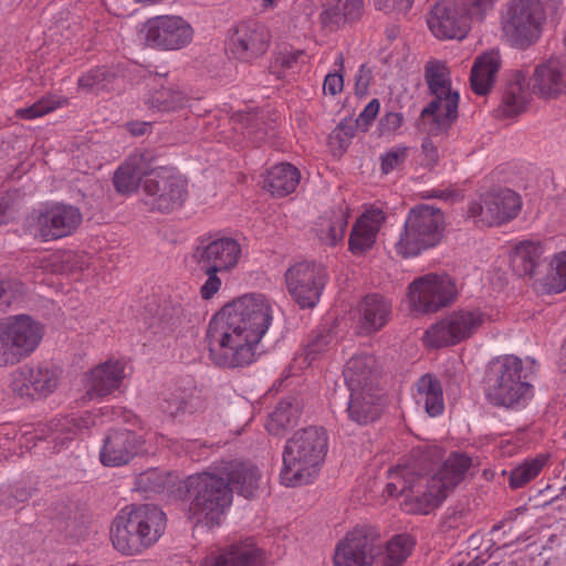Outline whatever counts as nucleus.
<instances>
[{"label": "nucleus", "instance_id": "1", "mask_svg": "<svg viewBox=\"0 0 566 566\" xmlns=\"http://www.w3.org/2000/svg\"><path fill=\"white\" fill-rule=\"evenodd\" d=\"M444 455L437 443H424L412 450V462L389 471L387 492L402 495L400 506L408 514L428 515L438 509L465 478L472 459L462 452L451 453L437 470Z\"/></svg>", "mask_w": 566, "mask_h": 566}, {"label": "nucleus", "instance_id": "2", "mask_svg": "<svg viewBox=\"0 0 566 566\" xmlns=\"http://www.w3.org/2000/svg\"><path fill=\"white\" fill-rule=\"evenodd\" d=\"M273 302L263 294H244L210 319L206 339L209 357L224 368L253 364L258 347L273 321Z\"/></svg>", "mask_w": 566, "mask_h": 566}, {"label": "nucleus", "instance_id": "3", "mask_svg": "<svg viewBox=\"0 0 566 566\" xmlns=\"http://www.w3.org/2000/svg\"><path fill=\"white\" fill-rule=\"evenodd\" d=\"M260 479L261 473L255 465L237 460L188 476L185 484L189 518L196 526H219L232 503L233 491L247 499L252 497Z\"/></svg>", "mask_w": 566, "mask_h": 566}, {"label": "nucleus", "instance_id": "4", "mask_svg": "<svg viewBox=\"0 0 566 566\" xmlns=\"http://www.w3.org/2000/svg\"><path fill=\"white\" fill-rule=\"evenodd\" d=\"M411 536L399 534L386 544L365 528H355L340 539L334 566H401L413 547Z\"/></svg>", "mask_w": 566, "mask_h": 566}, {"label": "nucleus", "instance_id": "5", "mask_svg": "<svg viewBox=\"0 0 566 566\" xmlns=\"http://www.w3.org/2000/svg\"><path fill=\"white\" fill-rule=\"evenodd\" d=\"M535 373V360L521 359L515 355H503L492 359L485 378V397L494 406L522 409L533 398L531 376Z\"/></svg>", "mask_w": 566, "mask_h": 566}, {"label": "nucleus", "instance_id": "6", "mask_svg": "<svg viewBox=\"0 0 566 566\" xmlns=\"http://www.w3.org/2000/svg\"><path fill=\"white\" fill-rule=\"evenodd\" d=\"M328 450V437L323 428L308 427L287 440L283 452L281 483L295 488L312 483L318 475Z\"/></svg>", "mask_w": 566, "mask_h": 566}, {"label": "nucleus", "instance_id": "7", "mask_svg": "<svg viewBox=\"0 0 566 566\" xmlns=\"http://www.w3.org/2000/svg\"><path fill=\"white\" fill-rule=\"evenodd\" d=\"M166 515L156 505L125 506L116 514L111 527V541L124 555L139 554L164 534Z\"/></svg>", "mask_w": 566, "mask_h": 566}, {"label": "nucleus", "instance_id": "8", "mask_svg": "<svg viewBox=\"0 0 566 566\" xmlns=\"http://www.w3.org/2000/svg\"><path fill=\"white\" fill-rule=\"evenodd\" d=\"M374 365L373 356L355 355L346 363L343 371L349 390L348 416L359 424L375 420L380 412V394L373 375Z\"/></svg>", "mask_w": 566, "mask_h": 566}, {"label": "nucleus", "instance_id": "9", "mask_svg": "<svg viewBox=\"0 0 566 566\" xmlns=\"http://www.w3.org/2000/svg\"><path fill=\"white\" fill-rule=\"evenodd\" d=\"M444 231V216L440 209L422 205L407 214L396 242L397 254L413 258L438 245Z\"/></svg>", "mask_w": 566, "mask_h": 566}, {"label": "nucleus", "instance_id": "10", "mask_svg": "<svg viewBox=\"0 0 566 566\" xmlns=\"http://www.w3.org/2000/svg\"><path fill=\"white\" fill-rule=\"evenodd\" d=\"M497 315L489 306L452 311L427 329L424 340L432 347L457 345L493 323Z\"/></svg>", "mask_w": 566, "mask_h": 566}, {"label": "nucleus", "instance_id": "11", "mask_svg": "<svg viewBox=\"0 0 566 566\" xmlns=\"http://www.w3.org/2000/svg\"><path fill=\"white\" fill-rule=\"evenodd\" d=\"M44 336V326L27 314L0 321V366L13 365L30 356Z\"/></svg>", "mask_w": 566, "mask_h": 566}, {"label": "nucleus", "instance_id": "12", "mask_svg": "<svg viewBox=\"0 0 566 566\" xmlns=\"http://www.w3.org/2000/svg\"><path fill=\"white\" fill-rule=\"evenodd\" d=\"M544 21L541 0H511L502 17L503 36L511 46L524 50L539 39Z\"/></svg>", "mask_w": 566, "mask_h": 566}, {"label": "nucleus", "instance_id": "13", "mask_svg": "<svg viewBox=\"0 0 566 566\" xmlns=\"http://www.w3.org/2000/svg\"><path fill=\"white\" fill-rule=\"evenodd\" d=\"M145 205L151 210L170 212L179 209L188 197V181L175 168L159 167L145 180Z\"/></svg>", "mask_w": 566, "mask_h": 566}, {"label": "nucleus", "instance_id": "14", "mask_svg": "<svg viewBox=\"0 0 566 566\" xmlns=\"http://www.w3.org/2000/svg\"><path fill=\"white\" fill-rule=\"evenodd\" d=\"M144 43L161 51H177L189 45L193 39L191 24L180 15H156L139 28Z\"/></svg>", "mask_w": 566, "mask_h": 566}, {"label": "nucleus", "instance_id": "15", "mask_svg": "<svg viewBox=\"0 0 566 566\" xmlns=\"http://www.w3.org/2000/svg\"><path fill=\"white\" fill-rule=\"evenodd\" d=\"M458 295L455 282L446 274H426L408 286L407 300L412 311L437 312L451 304Z\"/></svg>", "mask_w": 566, "mask_h": 566}, {"label": "nucleus", "instance_id": "16", "mask_svg": "<svg viewBox=\"0 0 566 566\" xmlns=\"http://www.w3.org/2000/svg\"><path fill=\"white\" fill-rule=\"evenodd\" d=\"M522 208L521 197L511 189H500L480 196L469 205L468 218L476 226H500L514 219Z\"/></svg>", "mask_w": 566, "mask_h": 566}, {"label": "nucleus", "instance_id": "17", "mask_svg": "<svg viewBox=\"0 0 566 566\" xmlns=\"http://www.w3.org/2000/svg\"><path fill=\"white\" fill-rule=\"evenodd\" d=\"M325 283V269L315 262H298L285 272L286 290L301 308L318 304Z\"/></svg>", "mask_w": 566, "mask_h": 566}, {"label": "nucleus", "instance_id": "18", "mask_svg": "<svg viewBox=\"0 0 566 566\" xmlns=\"http://www.w3.org/2000/svg\"><path fill=\"white\" fill-rule=\"evenodd\" d=\"M82 222V213L71 205L46 203L33 214L32 227L44 241L71 235Z\"/></svg>", "mask_w": 566, "mask_h": 566}, {"label": "nucleus", "instance_id": "19", "mask_svg": "<svg viewBox=\"0 0 566 566\" xmlns=\"http://www.w3.org/2000/svg\"><path fill=\"white\" fill-rule=\"evenodd\" d=\"M427 23L438 39H463L470 30L469 17L458 0L437 2Z\"/></svg>", "mask_w": 566, "mask_h": 566}, {"label": "nucleus", "instance_id": "20", "mask_svg": "<svg viewBox=\"0 0 566 566\" xmlns=\"http://www.w3.org/2000/svg\"><path fill=\"white\" fill-rule=\"evenodd\" d=\"M192 256L201 266L230 271L239 263L241 247L232 238L211 239L201 237L197 241Z\"/></svg>", "mask_w": 566, "mask_h": 566}, {"label": "nucleus", "instance_id": "21", "mask_svg": "<svg viewBox=\"0 0 566 566\" xmlns=\"http://www.w3.org/2000/svg\"><path fill=\"white\" fill-rule=\"evenodd\" d=\"M9 386L21 398L46 397L56 388L57 376L51 368L24 365L11 373Z\"/></svg>", "mask_w": 566, "mask_h": 566}, {"label": "nucleus", "instance_id": "22", "mask_svg": "<svg viewBox=\"0 0 566 566\" xmlns=\"http://www.w3.org/2000/svg\"><path fill=\"white\" fill-rule=\"evenodd\" d=\"M142 444V438L133 431H112L103 440L99 460L105 467L125 465L138 454Z\"/></svg>", "mask_w": 566, "mask_h": 566}, {"label": "nucleus", "instance_id": "23", "mask_svg": "<svg viewBox=\"0 0 566 566\" xmlns=\"http://www.w3.org/2000/svg\"><path fill=\"white\" fill-rule=\"evenodd\" d=\"M459 93L433 94V99L422 109L420 125L430 135L446 132L458 116Z\"/></svg>", "mask_w": 566, "mask_h": 566}, {"label": "nucleus", "instance_id": "24", "mask_svg": "<svg viewBox=\"0 0 566 566\" xmlns=\"http://www.w3.org/2000/svg\"><path fill=\"white\" fill-rule=\"evenodd\" d=\"M125 377V364L109 359L97 365L86 375L85 387L90 399L103 398L119 388Z\"/></svg>", "mask_w": 566, "mask_h": 566}, {"label": "nucleus", "instance_id": "25", "mask_svg": "<svg viewBox=\"0 0 566 566\" xmlns=\"http://www.w3.org/2000/svg\"><path fill=\"white\" fill-rule=\"evenodd\" d=\"M263 559L262 549L252 539H245L211 553L201 560L200 566H261Z\"/></svg>", "mask_w": 566, "mask_h": 566}, {"label": "nucleus", "instance_id": "26", "mask_svg": "<svg viewBox=\"0 0 566 566\" xmlns=\"http://www.w3.org/2000/svg\"><path fill=\"white\" fill-rule=\"evenodd\" d=\"M385 221V213L379 208L366 210L355 222L349 234V251L363 255L373 249L379 230Z\"/></svg>", "mask_w": 566, "mask_h": 566}, {"label": "nucleus", "instance_id": "27", "mask_svg": "<svg viewBox=\"0 0 566 566\" xmlns=\"http://www.w3.org/2000/svg\"><path fill=\"white\" fill-rule=\"evenodd\" d=\"M269 34L258 23L241 24L231 40L232 53L242 61H251L263 54L268 49Z\"/></svg>", "mask_w": 566, "mask_h": 566}, {"label": "nucleus", "instance_id": "28", "mask_svg": "<svg viewBox=\"0 0 566 566\" xmlns=\"http://www.w3.org/2000/svg\"><path fill=\"white\" fill-rule=\"evenodd\" d=\"M533 92L545 98L566 93V63L549 59L537 65L533 74Z\"/></svg>", "mask_w": 566, "mask_h": 566}, {"label": "nucleus", "instance_id": "29", "mask_svg": "<svg viewBox=\"0 0 566 566\" xmlns=\"http://www.w3.org/2000/svg\"><path fill=\"white\" fill-rule=\"evenodd\" d=\"M96 421L91 415L86 417L65 416L51 420L48 424L41 426L35 430L34 437L42 440L50 439L56 446L63 447L71 440L77 431L90 426H95Z\"/></svg>", "mask_w": 566, "mask_h": 566}, {"label": "nucleus", "instance_id": "30", "mask_svg": "<svg viewBox=\"0 0 566 566\" xmlns=\"http://www.w3.org/2000/svg\"><path fill=\"white\" fill-rule=\"evenodd\" d=\"M530 85L527 76L522 71L512 75L503 95L502 103L496 109L500 118H512L526 109L530 103Z\"/></svg>", "mask_w": 566, "mask_h": 566}, {"label": "nucleus", "instance_id": "31", "mask_svg": "<svg viewBox=\"0 0 566 566\" xmlns=\"http://www.w3.org/2000/svg\"><path fill=\"white\" fill-rule=\"evenodd\" d=\"M150 167L145 155H130L115 171L114 186L119 193L135 192L144 177L150 175Z\"/></svg>", "mask_w": 566, "mask_h": 566}, {"label": "nucleus", "instance_id": "32", "mask_svg": "<svg viewBox=\"0 0 566 566\" xmlns=\"http://www.w3.org/2000/svg\"><path fill=\"white\" fill-rule=\"evenodd\" d=\"M412 397L416 405L423 408L430 417H438L444 410L442 386L432 374H424L416 381Z\"/></svg>", "mask_w": 566, "mask_h": 566}, {"label": "nucleus", "instance_id": "33", "mask_svg": "<svg viewBox=\"0 0 566 566\" xmlns=\"http://www.w3.org/2000/svg\"><path fill=\"white\" fill-rule=\"evenodd\" d=\"M346 227V212L340 208L331 209L317 218L312 232L322 244L335 247L343 241Z\"/></svg>", "mask_w": 566, "mask_h": 566}, {"label": "nucleus", "instance_id": "34", "mask_svg": "<svg viewBox=\"0 0 566 566\" xmlns=\"http://www.w3.org/2000/svg\"><path fill=\"white\" fill-rule=\"evenodd\" d=\"M501 67V57L496 51H489L478 56L471 70V87L478 95H485L495 81Z\"/></svg>", "mask_w": 566, "mask_h": 566}, {"label": "nucleus", "instance_id": "35", "mask_svg": "<svg viewBox=\"0 0 566 566\" xmlns=\"http://www.w3.org/2000/svg\"><path fill=\"white\" fill-rule=\"evenodd\" d=\"M363 0H324L321 21L325 28H338L360 15Z\"/></svg>", "mask_w": 566, "mask_h": 566}, {"label": "nucleus", "instance_id": "36", "mask_svg": "<svg viewBox=\"0 0 566 566\" xmlns=\"http://www.w3.org/2000/svg\"><path fill=\"white\" fill-rule=\"evenodd\" d=\"M300 171L291 164L282 163L273 166L264 179V188L273 196L284 197L293 192L300 182Z\"/></svg>", "mask_w": 566, "mask_h": 566}, {"label": "nucleus", "instance_id": "37", "mask_svg": "<svg viewBox=\"0 0 566 566\" xmlns=\"http://www.w3.org/2000/svg\"><path fill=\"white\" fill-rule=\"evenodd\" d=\"M390 311L391 305L384 297L366 296L359 308L361 328L367 333L380 329L388 322Z\"/></svg>", "mask_w": 566, "mask_h": 566}, {"label": "nucleus", "instance_id": "38", "mask_svg": "<svg viewBox=\"0 0 566 566\" xmlns=\"http://www.w3.org/2000/svg\"><path fill=\"white\" fill-rule=\"evenodd\" d=\"M544 253V248L537 241H523L516 244L511 253V265L520 276L532 275Z\"/></svg>", "mask_w": 566, "mask_h": 566}, {"label": "nucleus", "instance_id": "39", "mask_svg": "<svg viewBox=\"0 0 566 566\" xmlns=\"http://www.w3.org/2000/svg\"><path fill=\"white\" fill-rule=\"evenodd\" d=\"M155 84L161 86L160 90H156L148 98L147 103L150 108L159 112H170L181 107L185 104L186 96L182 92L174 90L171 87H164V77L156 75L153 78Z\"/></svg>", "mask_w": 566, "mask_h": 566}, {"label": "nucleus", "instance_id": "40", "mask_svg": "<svg viewBox=\"0 0 566 566\" xmlns=\"http://www.w3.org/2000/svg\"><path fill=\"white\" fill-rule=\"evenodd\" d=\"M298 417V407L293 399L280 401L266 421V429L272 434H281L285 429L293 426Z\"/></svg>", "mask_w": 566, "mask_h": 566}, {"label": "nucleus", "instance_id": "41", "mask_svg": "<svg viewBox=\"0 0 566 566\" xmlns=\"http://www.w3.org/2000/svg\"><path fill=\"white\" fill-rule=\"evenodd\" d=\"M426 81L433 94L459 93L451 88L450 74L447 65L441 61H429L426 66Z\"/></svg>", "mask_w": 566, "mask_h": 566}, {"label": "nucleus", "instance_id": "42", "mask_svg": "<svg viewBox=\"0 0 566 566\" xmlns=\"http://www.w3.org/2000/svg\"><path fill=\"white\" fill-rule=\"evenodd\" d=\"M546 462L547 455L545 454L525 460L511 471L510 485L513 489L522 488L539 474Z\"/></svg>", "mask_w": 566, "mask_h": 566}, {"label": "nucleus", "instance_id": "43", "mask_svg": "<svg viewBox=\"0 0 566 566\" xmlns=\"http://www.w3.org/2000/svg\"><path fill=\"white\" fill-rule=\"evenodd\" d=\"M65 99L56 95H48L30 106L18 108L15 116L22 119L32 120L46 115L65 104Z\"/></svg>", "mask_w": 566, "mask_h": 566}, {"label": "nucleus", "instance_id": "44", "mask_svg": "<svg viewBox=\"0 0 566 566\" xmlns=\"http://www.w3.org/2000/svg\"><path fill=\"white\" fill-rule=\"evenodd\" d=\"M551 265L553 272L546 285L551 293H560L566 290V251L556 254Z\"/></svg>", "mask_w": 566, "mask_h": 566}, {"label": "nucleus", "instance_id": "45", "mask_svg": "<svg viewBox=\"0 0 566 566\" xmlns=\"http://www.w3.org/2000/svg\"><path fill=\"white\" fill-rule=\"evenodd\" d=\"M408 156L406 146H394L380 157L381 171L386 175L402 168Z\"/></svg>", "mask_w": 566, "mask_h": 566}, {"label": "nucleus", "instance_id": "46", "mask_svg": "<svg viewBox=\"0 0 566 566\" xmlns=\"http://www.w3.org/2000/svg\"><path fill=\"white\" fill-rule=\"evenodd\" d=\"M301 54L302 52L294 51H284L277 53L271 63V73L274 74L277 78L284 77L287 71L294 70L296 67L297 60Z\"/></svg>", "mask_w": 566, "mask_h": 566}, {"label": "nucleus", "instance_id": "47", "mask_svg": "<svg viewBox=\"0 0 566 566\" xmlns=\"http://www.w3.org/2000/svg\"><path fill=\"white\" fill-rule=\"evenodd\" d=\"M335 65L337 66V70L329 72L325 76L323 84L324 94H329L332 96L339 94L344 87V78L342 74V70L344 67V57L342 53L336 55Z\"/></svg>", "mask_w": 566, "mask_h": 566}, {"label": "nucleus", "instance_id": "48", "mask_svg": "<svg viewBox=\"0 0 566 566\" xmlns=\"http://www.w3.org/2000/svg\"><path fill=\"white\" fill-rule=\"evenodd\" d=\"M170 474H161L158 470H148L139 476V485L146 490L159 492L168 486Z\"/></svg>", "mask_w": 566, "mask_h": 566}, {"label": "nucleus", "instance_id": "49", "mask_svg": "<svg viewBox=\"0 0 566 566\" xmlns=\"http://www.w3.org/2000/svg\"><path fill=\"white\" fill-rule=\"evenodd\" d=\"M496 1L497 0H464L461 2V6L469 17V22H471L473 19L483 20L488 12L493 9Z\"/></svg>", "mask_w": 566, "mask_h": 566}, {"label": "nucleus", "instance_id": "50", "mask_svg": "<svg viewBox=\"0 0 566 566\" xmlns=\"http://www.w3.org/2000/svg\"><path fill=\"white\" fill-rule=\"evenodd\" d=\"M207 274V280L202 284L200 289V294L202 298L209 300L211 298L221 287V280L217 275L218 272H222L221 270H217L214 268L202 266Z\"/></svg>", "mask_w": 566, "mask_h": 566}, {"label": "nucleus", "instance_id": "51", "mask_svg": "<svg viewBox=\"0 0 566 566\" xmlns=\"http://www.w3.org/2000/svg\"><path fill=\"white\" fill-rule=\"evenodd\" d=\"M19 285L13 281L0 282V313L4 312L17 300Z\"/></svg>", "mask_w": 566, "mask_h": 566}, {"label": "nucleus", "instance_id": "52", "mask_svg": "<svg viewBox=\"0 0 566 566\" xmlns=\"http://www.w3.org/2000/svg\"><path fill=\"white\" fill-rule=\"evenodd\" d=\"M402 115L400 113H388L379 122V133L381 136L395 135L402 125Z\"/></svg>", "mask_w": 566, "mask_h": 566}, {"label": "nucleus", "instance_id": "53", "mask_svg": "<svg viewBox=\"0 0 566 566\" xmlns=\"http://www.w3.org/2000/svg\"><path fill=\"white\" fill-rule=\"evenodd\" d=\"M105 74L104 69L92 70L78 78V86L87 91L99 90Z\"/></svg>", "mask_w": 566, "mask_h": 566}, {"label": "nucleus", "instance_id": "54", "mask_svg": "<svg viewBox=\"0 0 566 566\" xmlns=\"http://www.w3.org/2000/svg\"><path fill=\"white\" fill-rule=\"evenodd\" d=\"M380 104L378 99L374 98L371 99L365 108L361 111V113L357 117V126L361 128L363 130H366L373 120L376 118L378 112H379Z\"/></svg>", "mask_w": 566, "mask_h": 566}, {"label": "nucleus", "instance_id": "55", "mask_svg": "<svg viewBox=\"0 0 566 566\" xmlns=\"http://www.w3.org/2000/svg\"><path fill=\"white\" fill-rule=\"evenodd\" d=\"M413 3V0H375V7L382 11L407 12Z\"/></svg>", "mask_w": 566, "mask_h": 566}, {"label": "nucleus", "instance_id": "56", "mask_svg": "<svg viewBox=\"0 0 566 566\" xmlns=\"http://www.w3.org/2000/svg\"><path fill=\"white\" fill-rule=\"evenodd\" d=\"M422 154L424 156L423 163L427 166H433L438 161V150L433 143L426 138L421 145Z\"/></svg>", "mask_w": 566, "mask_h": 566}, {"label": "nucleus", "instance_id": "57", "mask_svg": "<svg viewBox=\"0 0 566 566\" xmlns=\"http://www.w3.org/2000/svg\"><path fill=\"white\" fill-rule=\"evenodd\" d=\"M324 339L323 338H318L316 340H314L313 343H311L306 349H305V359H308L311 358V360H314L315 358V355L321 350L322 346L324 345Z\"/></svg>", "mask_w": 566, "mask_h": 566}, {"label": "nucleus", "instance_id": "58", "mask_svg": "<svg viewBox=\"0 0 566 566\" xmlns=\"http://www.w3.org/2000/svg\"><path fill=\"white\" fill-rule=\"evenodd\" d=\"M127 128L133 135L140 136V135H144L148 130L149 124L133 122V123L127 124Z\"/></svg>", "mask_w": 566, "mask_h": 566}, {"label": "nucleus", "instance_id": "59", "mask_svg": "<svg viewBox=\"0 0 566 566\" xmlns=\"http://www.w3.org/2000/svg\"><path fill=\"white\" fill-rule=\"evenodd\" d=\"M164 411L169 413L170 416H177L182 409L181 402H176L174 406L168 403L167 407H163Z\"/></svg>", "mask_w": 566, "mask_h": 566}, {"label": "nucleus", "instance_id": "60", "mask_svg": "<svg viewBox=\"0 0 566 566\" xmlns=\"http://www.w3.org/2000/svg\"><path fill=\"white\" fill-rule=\"evenodd\" d=\"M454 196H458V193L453 192V191H450L448 193H441L439 197L443 198V199H451L453 198Z\"/></svg>", "mask_w": 566, "mask_h": 566}, {"label": "nucleus", "instance_id": "61", "mask_svg": "<svg viewBox=\"0 0 566 566\" xmlns=\"http://www.w3.org/2000/svg\"><path fill=\"white\" fill-rule=\"evenodd\" d=\"M31 496V493L30 492H22L19 496V501L20 502H23V501H27L29 497Z\"/></svg>", "mask_w": 566, "mask_h": 566}, {"label": "nucleus", "instance_id": "62", "mask_svg": "<svg viewBox=\"0 0 566 566\" xmlns=\"http://www.w3.org/2000/svg\"><path fill=\"white\" fill-rule=\"evenodd\" d=\"M277 0H263L264 7H273L276 4Z\"/></svg>", "mask_w": 566, "mask_h": 566}, {"label": "nucleus", "instance_id": "63", "mask_svg": "<svg viewBox=\"0 0 566 566\" xmlns=\"http://www.w3.org/2000/svg\"><path fill=\"white\" fill-rule=\"evenodd\" d=\"M520 513H521V510H520V509H518V510H516L515 512H511V513H510V518L515 517V516H516V515H518Z\"/></svg>", "mask_w": 566, "mask_h": 566}, {"label": "nucleus", "instance_id": "64", "mask_svg": "<svg viewBox=\"0 0 566 566\" xmlns=\"http://www.w3.org/2000/svg\"><path fill=\"white\" fill-rule=\"evenodd\" d=\"M243 118L242 114H237L232 117L233 120H241Z\"/></svg>", "mask_w": 566, "mask_h": 566}]
</instances>
